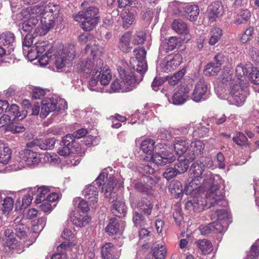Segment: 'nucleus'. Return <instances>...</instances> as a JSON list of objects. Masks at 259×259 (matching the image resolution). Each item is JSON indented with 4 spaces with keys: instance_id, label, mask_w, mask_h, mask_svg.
I'll list each match as a JSON object with an SVG mask.
<instances>
[{
    "instance_id": "f257e3e1",
    "label": "nucleus",
    "mask_w": 259,
    "mask_h": 259,
    "mask_svg": "<svg viewBox=\"0 0 259 259\" xmlns=\"http://www.w3.org/2000/svg\"><path fill=\"white\" fill-rule=\"evenodd\" d=\"M222 182V180L219 175H213L211 172L205 175L202 184L205 187H209L206 194V200L209 204V207L225 205V194L223 189H221L220 186Z\"/></svg>"
},
{
    "instance_id": "f03ea898",
    "label": "nucleus",
    "mask_w": 259,
    "mask_h": 259,
    "mask_svg": "<svg viewBox=\"0 0 259 259\" xmlns=\"http://www.w3.org/2000/svg\"><path fill=\"white\" fill-rule=\"evenodd\" d=\"M98 8L90 6L73 16L76 21L81 23L80 27L85 31L93 30L100 21Z\"/></svg>"
},
{
    "instance_id": "7ed1b4c3",
    "label": "nucleus",
    "mask_w": 259,
    "mask_h": 259,
    "mask_svg": "<svg viewBox=\"0 0 259 259\" xmlns=\"http://www.w3.org/2000/svg\"><path fill=\"white\" fill-rule=\"evenodd\" d=\"M120 79L114 80L111 84L113 92H126L133 90L137 82L136 76L133 73H129L122 67L117 68Z\"/></svg>"
},
{
    "instance_id": "20e7f679",
    "label": "nucleus",
    "mask_w": 259,
    "mask_h": 259,
    "mask_svg": "<svg viewBox=\"0 0 259 259\" xmlns=\"http://www.w3.org/2000/svg\"><path fill=\"white\" fill-rule=\"evenodd\" d=\"M248 95L246 82L235 83L231 87L228 100L232 104L240 106L245 102Z\"/></svg>"
},
{
    "instance_id": "39448f33",
    "label": "nucleus",
    "mask_w": 259,
    "mask_h": 259,
    "mask_svg": "<svg viewBox=\"0 0 259 259\" xmlns=\"http://www.w3.org/2000/svg\"><path fill=\"white\" fill-rule=\"evenodd\" d=\"M31 11L32 13L34 12L39 13L41 17L46 18L47 20H52L54 23L59 16L60 7L58 5L49 3L43 9L36 6L31 9Z\"/></svg>"
},
{
    "instance_id": "423d86ee",
    "label": "nucleus",
    "mask_w": 259,
    "mask_h": 259,
    "mask_svg": "<svg viewBox=\"0 0 259 259\" xmlns=\"http://www.w3.org/2000/svg\"><path fill=\"white\" fill-rule=\"evenodd\" d=\"M183 57L179 54H171L165 57L160 64L163 72H169L176 69L182 63Z\"/></svg>"
},
{
    "instance_id": "0eeeda50",
    "label": "nucleus",
    "mask_w": 259,
    "mask_h": 259,
    "mask_svg": "<svg viewBox=\"0 0 259 259\" xmlns=\"http://www.w3.org/2000/svg\"><path fill=\"white\" fill-rule=\"evenodd\" d=\"M76 142L71 134H67L64 137L58 149V153L63 156H68L73 153Z\"/></svg>"
},
{
    "instance_id": "6e6552de",
    "label": "nucleus",
    "mask_w": 259,
    "mask_h": 259,
    "mask_svg": "<svg viewBox=\"0 0 259 259\" xmlns=\"http://www.w3.org/2000/svg\"><path fill=\"white\" fill-rule=\"evenodd\" d=\"M57 99L51 98L42 101L40 112V117L41 118H46L50 112L59 111L61 107L58 105Z\"/></svg>"
},
{
    "instance_id": "1a4fd4ad",
    "label": "nucleus",
    "mask_w": 259,
    "mask_h": 259,
    "mask_svg": "<svg viewBox=\"0 0 259 259\" xmlns=\"http://www.w3.org/2000/svg\"><path fill=\"white\" fill-rule=\"evenodd\" d=\"M208 90V84L205 81L203 77H200L196 83L192 94L193 100L196 102H199L206 98V93Z\"/></svg>"
},
{
    "instance_id": "9d476101",
    "label": "nucleus",
    "mask_w": 259,
    "mask_h": 259,
    "mask_svg": "<svg viewBox=\"0 0 259 259\" xmlns=\"http://www.w3.org/2000/svg\"><path fill=\"white\" fill-rule=\"evenodd\" d=\"M204 147V143L201 140L192 142L189 151L184 157L193 161L203 154Z\"/></svg>"
},
{
    "instance_id": "9b49d317",
    "label": "nucleus",
    "mask_w": 259,
    "mask_h": 259,
    "mask_svg": "<svg viewBox=\"0 0 259 259\" xmlns=\"http://www.w3.org/2000/svg\"><path fill=\"white\" fill-rule=\"evenodd\" d=\"M56 143L55 138H50L45 139H35L27 144V147H38L41 150H48L53 149Z\"/></svg>"
},
{
    "instance_id": "f8f14e48",
    "label": "nucleus",
    "mask_w": 259,
    "mask_h": 259,
    "mask_svg": "<svg viewBox=\"0 0 259 259\" xmlns=\"http://www.w3.org/2000/svg\"><path fill=\"white\" fill-rule=\"evenodd\" d=\"M207 203L206 199L204 200V198L199 194H197L192 199L187 201L185 204V207L187 209L192 208L194 211L199 212L203 210Z\"/></svg>"
},
{
    "instance_id": "ddd939ff",
    "label": "nucleus",
    "mask_w": 259,
    "mask_h": 259,
    "mask_svg": "<svg viewBox=\"0 0 259 259\" xmlns=\"http://www.w3.org/2000/svg\"><path fill=\"white\" fill-rule=\"evenodd\" d=\"M171 28L177 33L180 35H184L186 37V41L190 39L189 29L187 23L180 19H174L171 23Z\"/></svg>"
},
{
    "instance_id": "4468645a",
    "label": "nucleus",
    "mask_w": 259,
    "mask_h": 259,
    "mask_svg": "<svg viewBox=\"0 0 259 259\" xmlns=\"http://www.w3.org/2000/svg\"><path fill=\"white\" fill-rule=\"evenodd\" d=\"M223 10L222 3L215 1L210 5L206 11V16L210 22H214L221 15Z\"/></svg>"
},
{
    "instance_id": "2eb2a0df",
    "label": "nucleus",
    "mask_w": 259,
    "mask_h": 259,
    "mask_svg": "<svg viewBox=\"0 0 259 259\" xmlns=\"http://www.w3.org/2000/svg\"><path fill=\"white\" fill-rule=\"evenodd\" d=\"M13 228L16 237L21 239L27 237L28 229L24 224L22 217H18L14 220Z\"/></svg>"
},
{
    "instance_id": "dca6fc26",
    "label": "nucleus",
    "mask_w": 259,
    "mask_h": 259,
    "mask_svg": "<svg viewBox=\"0 0 259 259\" xmlns=\"http://www.w3.org/2000/svg\"><path fill=\"white\" fill-rule=\"evenodd\" d=\"M152 160L157 165H165L174 162L176 157L171 152H165L162 154L159 153H153L151 156Z\"/></svg>"
},
{
    "instance_id": "f3484780",
    "label": "nucleus",
    "mask_w": 259,
    "mask_h": 259,
    "mask_svg": "<svg viewBox=\"0 0 259 259\" xmlns=\"http://www.w3.org/2000/svg\"><path fill=\"white\" fill-rule=\"evenodd\" d=\"M101 256L103 259H117L119 255L114 245L112 243L107 242L101 247Z\"/></svg>"
},
{
    "instance_id": "a211bd4d",
    "label": "nucleus",
    "mask_w": 259,
    "mask_h": 259,
    "mask_svg": "<svg viewBox=\"0 0 259 259\" xmlns=\"http://www.w3.org/2000/svg\"><path fill=\"white\" fill-rule=\"evenodd\" d=\"M189 95V89L188 87L182 86L174 94L171 98L172 103L176 105L184 104L187 100Z\"/></svg>"
},
{
    "instance_id": "6ab92c4d",
    "label": "nucleus",
    "mask_w": 259,
    "mask_h": 259,
    "mask_svg": "<svg viewBox=\"0 0 259 259\" xmlns=\"http://www.w3.org/2000/svg\"><path fill=\"white\" fill-rule=\"evenodd\" d=\"M93 56V59H88L84 62H82L77 67V69L80 70L83 76L88 77L91 73H93L94 68L96 66V60L100 59L98 58H95Z\"/></svg>"
},
{
    "instance_id": "aec40b11",
    "label": "nucleus",
    "mask_w": 259,
    "mask_h": 259,
    "mask_svg": "<svg viewBox=\"0 0 259 259\" xmlns=\"http://www.w3.org/2000/svg\"><path fill=\"white\" fill-rule=\"evenodd\" d=\"M54 23L52 20H47L46 18L41 17L40 24L35 28L33 34L35 36L39 35L43 36L46 35L51 29L54 27Z\"/></svg>"
},
{
    "instance_id": "412c9836",
    "label": "nucleus",
    "mask_w": 259,
    "mask_h": 259,
    "mask_svg": "<svg viewBox=\"0 0 259 259\" xmlns=\"http://www.w3.org/2000/svg\"><path fill=\"white\" fill-rule=\"evenodd\" d=\"M70 220L73 225L83 227L87 226L90 221V218L87 213H81V212H74L70 216Z\"/></svg>"
},
{
    "instance_id": "4be33fe9",
    "label": "nucleus",
    "mask_w": 259,
    "mask_h": 259,
    "mask_svg": "<svg viewBox=\"0 0 259 259\" xmlns=\"http://www.w3.org/2000/svg\"><path fill=\"white\" fill-rule=\"evenodd\" d=\"M85 198L88 199L90 205H95L98 199L99 191L94 184H91L87 187L83 191Z\"/></svg>"
},
{
    "instance_id": "5701e85b",
    "label": "nucleus",
    "mask_w": 259,
    "mask_h": 259,
    "mask_svg": "<svg viewBox=\"0 0 259 259\" xmlns=\"http://www.w3.org/2000/svg\"><path fill=\"white\" fill-rule=\"evenodd\" d=\"M114 203L111 206V211L115 215L119 218L124 217L126 214V207L123 201L117 200L115 198Z\"/></svg>"
},
{
    "instance_id": "b1692460",
    "label": "nucleus",
    "mask_w": 259,
    "mask_h": 259,
    "mask_svg": "<svg viewBox=\"0 0 259 259\" xmlns=\"http://www.w3.org/2000/svg\"><path fill=\"white\" fill-rule=\"evenodd\" d=\"M103 66V60L101 59H97L96 66L94 68L92 76L89 81V88L92 91L94 90L93 88L94 87L99 81V77L101 75V71L99 72V70L102 68Z\"/></svg>"
},
{
    "instance_id": "393cba45",
    "label": "nucleus",
    "mask_w": 259,
    "mask_h": 259,
    "mask_svg": "<svg viewBox=\"0 0 259 259\" xmlns=\"http://www.w3.org/2000/svg\"><path fill=\"white\" fill-rule=\"evenodd\" d=\"M252 64H246L244 66L238 65L236 68V73L237 80L235 81V83H239L240 82H246L244 79L245 76L247 75L251 70Z\"/></svg>"
},
{
    "instance_id": "a878e982",
    "label": "nucleus",
    "mask_w": 259,
    "mask_h": 259,
    "mask_svg": "<svg viewBox=\"0 0 259 259\" xmlns=\"http://www.w3.org/2000/svg\"><path fill=\"white\" fill-rule=\"evenodd\" d=\"M199 8L195 5H188L184 8V15L187 19L194 22L196 21L199 14Z\"/></svg>"
},
{
    "instance_id": "bb28decb",
    "label": "nucleus",
    "mask_w": 259,
    "mask_h": 259,
    "mask_svg": "<svg viewBox=\"0 0 259 259\" xmlns=\"http://www.w3.org/2000/svg\"><path fill=\"white\" fill-rule=\"evenodd\" d=\"M23 159L27 165H34L40 161L39 155L35 152L29 149H25L23 151Z\"/></svg>"
},
{
    "instance_id": "cd10ccee",
    "label": "nucleus",
    "mask_w": 259,
    "mask_h": 259,
    "mask_svg": "<svg viewBox=\"0 0 259 259\" xmlns=\"http://www.w3.org/2000/svg\"><path fill=\"white\" fill-rule=\"evenodd\" d=\"M180 41L178 38L175 36H172L169 38L167 41L163 42L159 48V52L161 53H166L169 51L174 50Z\"/></svg>"
},
{
    "instance_id": "c85d7f7f",
    "label": "nucleus",
    "mask_w": 259,
    "mask_h": 259,
    "mask_svg": "<svg viewBox=\"0 0 259 259\" xmlns=\"http://www.w3.org/2000/svg\"><path fill=\"white\" fill-rule=\"evenodd\" d=\"M146 178L147 181L149 180L150 184L139 181L133 183V187L136 191L140 193H147L151 189L155 181L151 176H148Z\"/></svg>"
},
{
    "instance_id": "c756f323",
    "label": "nucleus",
    "mask_w": 259,
    "mask_h": 259,
    "mask_svg": "<svg viewBox=\"0 0 259 259\" xmlns=\"http://www.w3.org/2000/svg\"><path fill=\"white\" fill-rule=\"evenodd\" d=\"M190 170L191 174L193 175V178H194V180H201L202 179L203 180L205 178V175L210 172L208 171L204 174L202 177V175L204 171V167H203V164H201V163H199L198 161H196L192 164Z\"/></svg>"
},
{
    "instance_id": "7c9ffc66",
    "label": "nucleus",
    "mask_w": 259,
    "mask_h": 259,
    "mask_svg": "<svg viewBox=\"0 0 259 259\" xmlns=\"http://www.w3.org/2000/svg\"><path fill=\"white\" fill-rule=\"evenodd\" d=\"M78 40L81 43L87 44L85 49L86 53L90 51L93 56H95L96 53L95 51L93 50L92 47V44L94 41V38L92 35L88 33H82L79 36Z\"/></svg>"
},
{
    "instance_id": "2f4dec72",
    "label": "nucleus",
    "mask_w": 259,
    "mask_h": 259,
    "mask_svg": "<svg viewBox=\"0 0 259 259\" xmlns=\"http://www.w3.org/2000/svg\"><path fill=\"white\" fill-rule=\"evenodd\" d=\"M137 13L134 9L131 8L127 12L121 14L122 25L124 28H128L133 24L135 19Z\"/></svg>"
},
{
    "instance_id": "473e14b6",
    "label": "nucleus",
    "mask_w": 259,
    "mask_h": 259,
    "mask_svg": "<svg viewBox=\"0 0 259 259\" xmlns=\"http://www.w3.org/2000/svg\"><path fill=\"white\" fill-rule=\"evenodd\" d=\"M130 63L133 66L134 70H136L137 72L140 74V78L137 79V82L142 79L143 74L146 71L147 69V65L146 61L141 60H135L131 61Z\"/></svg>"
},
{
    "instance_id": "72a5a7b5",
    "label": "nucleus",
    "mask_w": 259,
    "mask_h": 259,
    "mask_svg": "<svg viewBox=\"0 0 259 259\" xmlns=\"http://www.w3.org/2000/svg\"><path fill=\"white\" fill-rule=\"evenodd\" d=\"M153 207V204L145 197L142 198L137 203V208L139 210L147 215L151 214Z\"/></svg>"
},
{
    "instance_id": "f704fd0d",
    "label": "nucleus",
    "mask_w": 259,
    "mask_h": 259,
    "mask_svg": "<svg viewBox=\"0 0 259 259\" xmlns=\"http://www.w3.org/2000/svg\"><path fill=\"white\" fill-rule=\"evenodd\" d=\"M14 200L11 197H7L0 202V214L7 215L12 210Z\"/></svg>"
},
{
    "instance_id": "c9c22d12",
    "label": "nucleus",
    "mask_w": 259,
    "mask_h": 259,
    "mask_svg": "<svg viewBox=\"0 0 259 259\" xmlns=\"http://www.w3.org/2000/svg\"><path fill=\"white\" fill-rule=\"evenodd\" d=\"M131 34L126 32L123 34L119 41V48L124 52H128L132 49L131 46Z\"/></svg>"
},
{
    "instance_id": "e433bc0d",
    "label": "nucleus",
    "mask_w": 259,
    "mask_h": 259,
    "mask_svg": "<svg viewBox=\"0 0 259 259\" xmlns=\"http://www.w3.org/2000/svg\"><path fill=\"white\" fill-rule=\"evenodd\" d=\"M194 243L203 254H208L210 252L212 249V244L211 242L207 239H199L195 241Z\"/></svg>"
},
{
    "instance_id": "4c0bfd02",
    "label": "nucleus",
    "mask_w": 259,
    "mask_h": 259,
    "mask_svg": "<svg viewBox=\"0 0 259 259\" xmlns=\"http://www.w3.org/2000/svg\"><path fill=\"white\" fill-rule=\"evenodd\" d=\"M116 185L115 181L112 179L109 181L106 186L104 195L106 198H108L109 202H114L116 197L115 193L113 192Z\"/></svg>"
},
{
    "instance_id": "58836bf2",
    "label": "nucleus",
    "mask_w": 259,
    "mask_h": 259,
    "mask_svg": "<svg viewBox=\"0 0 259 259\" xmlns=\"http://www.w3.org/2000/svg\"><path fill=\"white\" fill-rule=\"evenodd\" d=\"M189 147V143L187 140H177L174 144V149L177 154L180 156L186 155Z\"/></svg>"
},
{
    "instance_id": "ea45409f",
    "label": "nucleus",
    "mask_w": 259,
    "mask_h": 259,
    "mask_svg": "<svg viewBox=\"0 0 259 259\" xmlns=\"http://www.w3.org/2000/svg\"><path fill=\"white\" fill-rule=\"evenodd\" d=\"M11 158V149L3 143H0V163L7 164Z\"/></svg>"
},
{
    "instance_id": "a19ab883",
    "label": "nucleus",
    "mask_w": 259,
    "mask_h": 259,
    "mask_svg": "<svg viewBox=\"0 0 259 259\" xmlns=\"http://www.w3.org/2000/svg\"><path fill=\"white\" fill-rule=\"evenodd\" d=\"M105 230L110 235L117 234L119 231V225L117 220L115 218L111 219Z\"/></svg>"
},
{
    "instance_id": "79ce46f5",
    "label": "nucleus",
    "mask_w": 259,
    "mask_h": 259,
    "mask_svg": "<svg viewBox=\"0 0 259 259\" xmlns=\"http://www.w3.org/2000/svg\"><path fill=\"white\" fill-rule=\"evenodd\" d=\"M50 189L46 186H42L38 188L36 190L37 196L35 198V202L37 203H40L47 198V196H49V192Z\"/></svg>"
},
{
    "instance_id": "37998d69",
    "label": "nucleus",
    "mask_w": 259,
    "mask_h": 259,
    "mask_svg": "<svg viewBox=\"0 0 259 259\" xmlns=\"http://www.w3.org/2000/svg\"><path fill=\"white\" fill-rule=\"evenodd\" d=\"M186 73V69H182L178 72L175 73L173 75L167 77V80L168 83L171 85H175L177 84L179 82L183 77Z\"/></svg>"
},
{
    "instance_id": "c03bdc74",
    "label": "nucleus",
    "mask_w": 259,
    "mask_h": 259,
    "mask_svg": "<svg viewBox=\"0 0 259 259\" xmlns=\"http://www.w3.org/2000/svg\"><path fill=\"white\" fill-rule=\"evenodd\" d=\"M36 192L35 188H31L29 191L28 193L25 195L22 200V204L20 207V209L22 210L25 209L31 203L33 196Z\"/></svg>"
},
{
    "instance_id": "a18cd8bd",
    "label": "nucleus",
    "mask_w": 259,
    "mask_h": 259,
    "mask_svg": "<svg viewBox=\"0 0 259 259\" xmlns=\"http://www.w3.org/2000/svg\"><path fill=\"white\" fill-rule=\"evenodd\" d=\"M168 189L172 194L179 197L183 191L182 185L179 181H172L168 186Z\"/></svg>"
},
{
    "instance_id": "49530a36",
    "label": "nucleus",
    "mask_w": 259,
    "mask_h": 259,
    "mask_svg": "<svg viewBox=\"0 0 259 259\" xmlns=\"http://www.w3.org/2000/svg\"><path fill=\"white\" fill-rule=\"evenodd\" d=\"M105 67H104L103 69L101 68L99 70V72L101 71V77L99 81L102 85H107L110 81L112 75L110 70L108 68L105 69Z\"/></svg>"
},
{
    "instance_id": "de8ad7c7",
    "label": "nucleus",
    "mask_w": 259,
    "mask_h": 259,
    "mask_svg": "<svg viewBox=\"0 0 259 259\" xmlns=\"http://www.w3.org/2000/svg\"><path fill=\"white\" fill-rule=\"evenodd\" d=\"M155 142L152 139H147L143 141L141 144V148L145 153L151 155L154 150Z\"/></svg>"
},
{
    "instance_id": "09e8293b",
    "label": "nucleus",
    "mask_w": 259,
    "mask_h": 259,
    "mask_svg": "<svg viewBox=\"0 0 259 259\" xmlns=\"http://www.w3.org/2000/svg\"><path fill=\"white\" fill-rule=\"evenodd\" d=\"M133 221L136 227H142L145 226L147 224V221L144 216L137 211H135L133 213Z\"/></svg>"
},
{
    "instance_id": "8fccbe9b",
    "label": "nucleus",
    "mask_w": 259,
    "mask_h": 259,
    "mask_svg": "<svg viewBox=\"0 0 259 259\" xmlns=\"http://www.w3.org/2000/svg\"><path fill=\"white\" fill-rule=\"evenodd\" d=\"M232 140L238 146H250V144L247 142L248 141L247 137L242 133L236 132V136L232 138Z\"/></svg>"
},
{
    "instance_id": "3c124183",
    "label": "nucleus",
    "mask_w": 259,
    "mask_h": 259,
    "mask_svg": "<svg viewBox=\"0 0 259 259\" xmlns=\"http://www.w3.org/2000/svg\"><path fill=\"white\" fill-rule=\"evenodd\" d=\"M62 54L64 55L68 61H72L75 58L76 51L73 44H70L65 47L62 51Z\"/></svg>"
},
{
    "instance_id": "603ef678",
    "label": "nucleus",
    "mask_w": 259,
    "mask_h": 259,
    "mask_svg": "<svg viewBox=\"0 0 259 259\" xmlns=\"http://www.w3.org/2000/svg\"><path fill=\"white\" fill-rule=\"evenodd\" d=\"M53 59H54L53 63L58 69L65 67L69 61L65 55L62 53L55 56Z\"/></svg>"
},
{
    "instance_id": "864d4df0",
    "label": "nucleus",
    "mask_w": 259,
    "mask_h": 259,
    "mask_svg": "<svg viewBox=\"0 0 259 259\" xmlns=\"http://www.w3.org/2000/svg\"><path fill=\"white\" fill-rule=\"evenodd\" d=\"M153 255L156 259H164L166 255V248L163 245L154 244Z\"/></svg>"
},
{
    "instance_id": "5fc2aeb1",
    "label": "nucleus",
    "mask_w": 259,
    "mask_h": 259,
    "mask_svg": "<svg viewBox=\"0 0 259 259\" xmlns=\"http://www.w3.org/2000/svg\"><path fill=\"white\" fill-rule=\"evenodd\" d=\"M14 39L15 36L13 33L6 32L0 35V44L4 46L10 45L14 41Z\"/></svg>"
},
{
    "instance_id": "6e6d98bb",
    "label": "nucleus",
    "mask_w": 259,
    "mask_h": 259,
    "mask_svg": "<svg viewBox=\"0 0 259 259\" xmlns=\"http://www.w3.org/2000/svg\"><path fill=\"white\" fill-rule=\"evenodd\" d=\"M222 35V31L219 28H214L210 31V37L209 43L210 45H214L221 38Z\"/></svg>"
},
{
    "instance_id": "4d7b16f0",
    "label": "nucleus",
    "mask_w": 259,
    "mask_h": 259,
    "mask_svg": "<svg viewBox=\"0 0 259 259\" xmlns=\"http://www.w3.org/2000/svg\"><path fill=\"white\" fill-rule=\"evenodd\" d=\"M191 161L190 160L188 159L185 157L184 159H181L180 161L177 163L175 167L178 170L179 174L184 173L187 171L189 167V162Z\"/></svg>"
},
{
    "instance_id": "13d9d810",
    "label": "nucleus",
    "mask_w": 259,
    "mask_h": 259,
    "mask_svg": "<svg viewBox=\"0 0 259 259\" xmlns=\"http://www.w3.org/2000/svg\"><path fill=\"white\" fill-rule=\"evenodd\" d=\"M27 112L26 110L23 111L22 113L21 114L19 111V107L16 104H12L8 111L10 115H15V118L16 117H20V119H22L26 116Z\"/></svg>"
},
{
    "instance_id": "bf43d9fd",
    "label": "nucleus",
    "mask_w": 259,
    "mask_h": 259,
    "mask_svg": "<svg viewBox=\"0 0 259 259\" xmlns=\"http://www.w3.org/2000/svg\"><path fill=\"white\" fill-rule=\"evenodd\" d=\"M7 129L13 134H17L23 132L25 128L19 123L13 122L7 126Z\"/></svg>"
},
{
    "instance_id": "052dcab7",
    "label": "nucleus",
    "mask_w": 259,
    "mask_h": 259,
    "mask_svg": "<svg viewBox=\"0 0 259 259\" xmlns=\"http://www.w3.org/2000/svg\"><path fill=\"white\" fill-rule=\"evenodd\" d=\"M134 54L136 57L135 60L146 61V51L144 47H138L134 50Z\"/></svg>"
},
{
    "instance_id": "680f3d73",
    "label": "nucleus",
    "mask_w": 259,
    "mask_h": 259,
    "mask_svg": "<svg viewBox=\"0 0 259 259\" xmlns=\"http://www.w3.org/2000/svg\"><path fill=\"white\" fill-rule=\"evenodd\" d=\"M216 64L214 62H210L207 64L204 70V73L206 75H215L218 74L219 71H214V69L215 68Z\"/></svg>"
},
{
    "instance_id": "e2e57ef3",
    "label": "nucleus",
    "mask_w": 259,
    "mask_h": 259,
    "mask_svg": "<svg viewBox=\"0 0 259 259\" xmlns=\"http://www.w3.org/2000/svg\"><path fill=\"white\" fill-rule=\"evenodd\" d=\"M251 70L248 73L249 80L255 84H259V71L251 66Z\"/></svg>"
},
{
    "instance_id": "0e129e2a",
    "label": "nucleus",
    "mask_w": 259,
    "mask_h": 259,
    "mask_svg": "<svg viewBox=\"0 0 259 259\" xmlns=\"http://www.w3.org/2000/svg\"><path fill=\"white\" fill-rule=\"evenodd\" d=\"M146 40V33L144 31H140L137 32L133 42L135 45H139L144 44Z\"/></svg>"
},
{
    "instance_id": "69168bd1",
    "label": "nucleus",
    "mask_w": 259,
    "mask_h": 259,
    "mask_svg": "<svg viewBox=\"0 0 259 259\" xmlns=\"http://www.w3.org/2000/svg\"><path fill=\"white\" fill-rule=\"evenodd\" d=\"M178 174H179L178 170L176 169L175 167H169L166 168L164 172L163 173V176L167 180H169L176 177Z\"/></svg>"
},
{
    "instance_id": "338daca9",
    "label": "nucleus",
    "mask_w": 259,
    "mask_h": 259,
    "mask_svg": "<svg viewBox=\"0 0 259 259\" xmlns=\"http://www.w3.org/2000/svg\"><path fill=\"white\" fill-rule=\"evenodd\" d=\"M143 19L147 23H150L153 19L154 13L152 9L147 8L141 13Z\"/></svg>"
},
{
    "instance_id": "774afa93",
    "label": "nucleus",
    "mask_w": 259,
    "mask_h": 259,
    "mask_svg": "<svg viewBox=\"0 0 259 259\" xmlns=\"http://www.w3.org/2000/svg\"><path fill=\"white\" fill-rule=\"evenodd\" d=\"M138 170L143 175L146 174L151 175L154 172V169L146 163L141 164L138 167Z\"/></svg>"
}]
</instances>
